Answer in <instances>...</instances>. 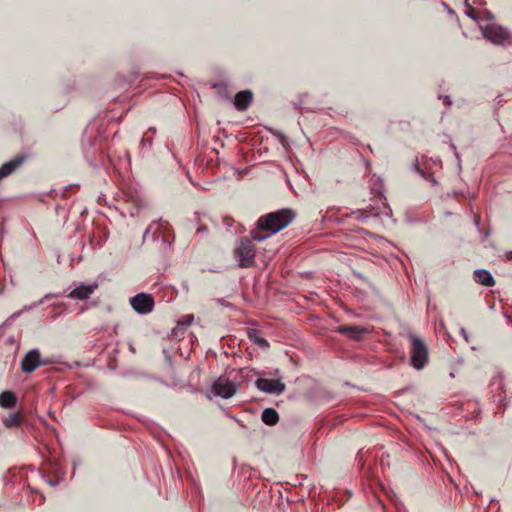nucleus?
<instances>
[{"label":"nucleus","mask_w":512,"mask_h":512,"mask_svg":"<svg viewBox=\"0 0 512 512\" xmlns=\"http://www.w3.org/2000/svg\"><path fill=\"white\" fill-rule=\"evenodd\" d=\"M295 216V212L289 208H284L261 216L257 220L258 230L252 232L253 239L257 241L265 240L268 236L262 235L261 232L267 231L270 234H275L287 227L293 221Z\"/></svg>","instance_id":"1"},{"label":"nucleus","mask_w":512,"mask_h":512,"mask_svg":"<svg viewBox=\"0 0 512 512\" xmlns=\"http://www.w3.org/2000/svg\"><path fill=\"white\" fill-rule=\"evenodd\" d=\"M411 365L417 369H423L428 362V347L423 339L414 334L409 335Z\"/></svg>","instance_id":"2"},{"label":"nucleus","mask_w":512,"mask_h":512,"mask_svg":"<svg viewBox=\"0 0 512 512\" xmlns=\"http://www.w3.org/2000/svg\"><path fill=\"white\" fill-rule=\"evenodd\" d=\"M255 245L247 237L240 238L234 254L242 268L251 267L255 262Z\"/></svg>","instance_id":"3"},{"label":"nucleus","mask_w":512,"mask_h":512,"mask_svg":"<svg viewBox=\"0 0 512 512\" xmlns=\"http://www.w3.org/2000/svg\"><path fill=\"white\" fill-rule=\"evenodd\" d=\"M484 37L497 45H511L512 34L501 25L490 24L483 31Z\"/></svg>","instance_id":"4"},{"label":"nucleus","mask_w":512,"mask_h":512,"mask_svg":"<svg viewBox=\"0 0 512 512\" xmlns=\"http://www.w3.org/2000/svg\"><path fill=\"white\" fill-rule=\"evenodd\" d=\"M49 362L41 358L40 352L37 349L30 350L21 361V369L24 373L30 374L38 367L47 365Z\"/></svg>","instance_id":"5"},{"label":"nucleus","mask_w":512,"mask_h":512,"mask_svg":"<svg viewBox=\"0 0 512 512\" xmlns=\"http://www.w3.org/2000/svg\"><path fill=\"white\" fill-rule=\"evenodd\" d=\"M255 385L260 391L268 394H281L286 389V385L280 379L258 378Z\"/></svg>","instance_id":"6"},{"label":"nucleus","mask_w":512,"mask_h":512,"mask_svg":"<svg viewBox=\"0 0 512 512\" xmlns=\"http://www.w3.org/2000/svg\"><path fill=\"white\" fill-rule=\"evenodd\" d=\"M133 309L141 314H147L154 308V299L151 295L139 293L130 300Z\"/></svg>","instance_id":"7"},{"label":"nucleus","mask_w":512,"mask_h":512,"mask_svg":"<svg viewBox=\"0 0 512 512\" xmlns=\"http://www.w3.org/2000/svg\"><path fill=\"white\" fill-rule=\"evenodd\" d=\"M213 390L218 396L230 398L236 393V385L228 379L219 378L215 381Z\"/></svg>","instance_id":"8"},{"label":"nucleus","mask_w":512,"mask_h":512,"mask_svg":"<svg viewBox=\"0 0 512 512\" xmlns=\"http://www.w3.org/2000/svg\"><path fill=\"white\" fill-rule=\"evenodd\" d=\"M98 287V285L91 284V285H80L73 289L69 294L68 297L72 299H78V300H86L88 299L95 291V289Z\"/></svg>","instance_id":"9"},{"label":"nucleus","mask_w":512,"mask_h":512,"mask_svg":"<svg viewBox=\"0 0 512 512\" xmlns=\"http://www.w3.org/2000/svg\"><path fill=\"white\" fill-rule=\"evenodd\" d=\"M24 161V157L18 156L0 167V180L12 174Z\"/></svg>","instance_id":"10"},{"label":"nucleus","mask_w":512,"mask_h":512,"mask_svg":"<svg viewBox=\"0 0 512 512\" xmlns=\"http://www.w3.org/2000/svg\"><path fill=\"white\" fill-rule=\"evenodd\" d=\"M366 330L363 327L356 325H341L338 327V332L348 335L354 340H359Z\"/></svg>","instance_id":"11"},{"label":"nucleus","mask_w":512,"mask_h":512,"mask_svg":"<svg viewBox=\"0 0 512 512\" xmlns=\"http://www.w3.org/2000/svg\"><path fill=\"white\" fill-rule=\"evenodd\" d=\"M252 102V93L248 90L236 94L234 104L238 110H246Z\"/></svg>","instance_id":"12"},{"label":"nucleus","mask_w":512,"mask_h":512,"mask_svg":"<svg viewBox=\"0 0 512 512\" xmlns=\"http://www.w3.org/2000/svg\"><path fill=\"white\" fill-rule=\"evenodd\" d=\"M474 279L477 283H480L487 287H492L495 284V280L491 273L484 269L475 270Z\"/></svg>","instance_id":"13"},{"label":"nucleus","mask_w":512,"mask_h":512,"mask_svg":"<svg viewBox=\"0 0 512 512\" xmlns=\"http://www.w3.org/2000/svg\"><path fill=\"white\" fill-rule=\"evenodd\" d=\"M261 419L265 424L272 426L279 421V415L274 408H266L262 412Z\"/></svg>","instance_id":"14"},{"label":"nucleus","mask_w":512,"mask_h":512,"mask_svg":"<svg viewBox=\"0 0 512 512\" xmlns=\"http://www.w3.org/2000/svg\"><path fill=\"white\" fill-rule=\"evenodd\" d=\"M17 398L11 391L0 393V406L4 408H13L16 405Z\"/></svg>","instance_id":"15"},{"label":"nucleus","mask_w":512,"mask_h":512,"mask_svg":"<svg viewBox=\"0 0 512 512\" xmlns=\"http://www.w3.org/2000/svg\"><path fill=\"white\" fill-rule=\"evenodd\" d=\"M24 421V415L21 412L11 414L3 420V424L7 428L19 427Z\"/></svg>","instance_id":"16"},{"label":"nucleus","mask_w":512,"mask_h":512,"mask_svg":"<svg viewBox=\"0 0 512 512\" xmlns=\"http://www.w3.org/2000/svg\"><path fill=\"white\" fill-rule=\"evenodd\" d=\"M249 338L262 349H267L269 347L268 341L261 337L255 330L249 333Z\"/></svg>","instance_id":"17"},{"label":"nucleus","mask_w":512,"mask_h":512,"mask_svg":"<svg viewBox=\"0 0 512 512\" xmlns=\"http://www.w3.org/2000/svg\"><path fill=\"white\" fill-rule=\"evenodd\" d=\"M163 224L162 223H156V222H152L145 230L144 232V237H147L149 234H152V236L154 237L156 232L158 231L159 228H163Z\"/></svg>","instance_id":"18"},{"label":"nucleus","mask_w":512,"mask_h":512,"mask_svg":"<svg viewBox=\"0 0 512 512\" xmlns=\"http://www.w3.org/2000/svg\"><path fill=\"white\" fill-rule=\"evenodd\" d=\"M414 169L416 172H418L420 175H422L425 179H427V176H426V173L420 168L419 164H418V161H415L414 164Z\"/></svg>","instance_id":"19"},{"label":"nucleus","mask_w":512,"mask_h":512,"mask_svg":"<svg viewBox=\"0 0 512 512\" xmlns=\"http://www.w3.org/2000/svg\"><path fill=\"white\" fill-rule=\"evenodd\" d=\"M475 14H476L475 10L473 8H471L468 15L475 18Z\"/></svg>","instance_id":"20"},{"label":"nucleus","mask_w":512,"mask_h":512,"mask_svg":"<svg viewBox=\"0 0 512 512\" xmlns=\"http://www.w3.org/2000/svg\"><path fill=\"white\" fill-rule=\"evenodd\" d=\"M506 259L507 260H512V251H509L506 253Z\"/></svg>","instance_id":"21"},{"label":"nucleus","mask_w":512,"mask_h":512,"mask_svg":"<svg viewBox=\"0 0 512 512\" xmlns=\"http://www.w3.org/2000/svg\"><path fill=\"white\" fill-rule=\"evenodd\" d=\"M479 221H480V218H479V217H477V218H476V220H475V222H476V224H477V225L479 224Z\"/></svg>","instance_id":"22"}]
</instances>
